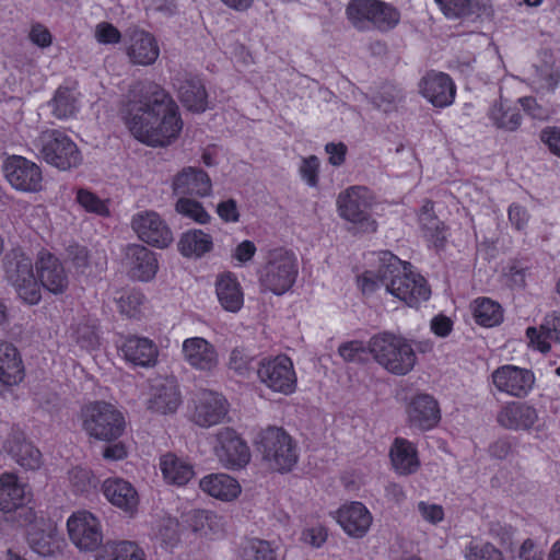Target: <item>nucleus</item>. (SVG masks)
I'll use <instances>...</instances> for the list:
<instances>
[{"label": "nucleus", "instance_id": "obj_1", "mask_svg": "<svg viewBox=\"0 0 560 560\" xmlns=\"http://www.w3.org/2000/svg\"><path fill=\"white\" fill-rule=\"evenodd\" d=\"M124 119L132 136L151 147L168 145L183 128L178 106L163 88L153 82L132 86Z\"/></svg>", "mask_w": 560, "mask_h": 560}, {"label": "nucleus", "instance_id": "obj_2", "mask_svg": "<svg viewBox=\"0 0 560 560\" xmlns=\"http://www.w3.org/2000/svg\"><path fill=\"white\" fill-rule=\"evenodd\" d=\"M381 261L378 278L388 293L411 307H417L430 298L431 290L427 280L413 272L409 262L390 253H384Z\"/></svg>", "mask_w": 560, "mask_h": 560}, {"label": "nucleus", "instance_id": "obj_3", "mask_svg": "<svg viewBox=\"0 0 560 560\" xmlns=\"http://www.w3.org/2000/svg\"><path fill=\"white\" fill-rule=\"evenodd\" d=\"M371 355L377 364L394 375H407L417 363L411 342L389 331L375 334L370 338Z\"/></svg>", "mask_w": 560, "mask_h": 560}, {"label": "nucleus", "instance_id": "obj_4", "mask_svg": "<svg viewBox=\"0 0 560 560\" xmlns=\"http://www.w3.org/2000/svg\"><path fill=\"white\" fill-rule=\"evenodd\" d=\"M81 420L83 431L97 441L114 442L126 430L122 412L106 401H94L83 407Z\"/></svg>", "mask_w": 560, "mask_h": 560}, {"label": "nucleus", "instance_id": "obj_5", "mask_svg": "<svg viewBox=\"0 0 560 560\" xmlns=\"http://www.w3.org/2000/svg\"><path fill=\"white\" fill-rule=\"evenodd\" d=\"M346 12L351 24L360 31L375 28L387 32L400 21L399 11L381 0H351Z\"/></svg>", "mask_w": 560, "mask_h": 560}, {"label": "nucleus", "instance_id": "obj_6", "mask_svg": "<svg viewBox=\"0 0 560 560\" xmlns=\"http://www.w3.org/2000/svg\"><path fill=\"white\" fill-rule=\"evenodd\" d=\"M256 445L264 460L273 470L290 471L298 462L296 446L282 428L268 427L261 430Z\"/></svg>", "mask_w": 560, "mask_h": 560}, {"label": "nucleus", "instance_id": "obj_7", "mask_svg": "<svg viewBox=\"0 0 560 560\" xmlns=\"http://www.w3.org/2000/svg\"><path fill=\"white\" fill-rule=\"evenodd\" d=\"M34 147L48 164L67 171L82 162V155L74 141L57 129H46L34 141Z\"/></svg>", "mask_w": 560, "mask_h": 560}, {"label": "nucleus", "instance_id": "obj_8", "mask_svg": "<svg viewBox=\"0 0 560 560\" xmlns=\"http://www.w3.org/2000/svg\"><path fill=\"white\" fill-rule=\"evenodd\" d=\"M296 276L298 264L294 255L277 248L269 253L266 265L259 271V284L262 291L282 295L293 285Z\"/></svg>", "mask_w": 560, "mask_h": 560}, {"label": "nucleus", "instance_id": "obj_9", "mask_svg": "<svg viewBox=\"0 0 560 560\" xmlns=\"http://www.w3.org/2000/svg\"><path fill=\"white\" fill-rule=\"evenodd\" d=\"M5 277L20 298L34 305L40 300V289L34 276L32 259L23 252L11 250L4 259Z\"/></svg>", "mask_w": 560, "mask_h": 560}, {"label": "nucleus", "instance_id": "obj_10", "mask_svg": "<svg viewBox=\"0 0 560 560\" xmlns=\"http://www.w3.org/2000/svg\"><path fill=\"white\" fill-rule=\"evenodd\" d=\"M20 522L22 525H30L27 541L34 552L42 557H56L62 552L66 542L55 522L37 518L33 510H25V520Z\"/></svg>", "mask_w": 560, "mask_h": 560}, {"label": "nucleus", "instance_id": "obj_11", "mask_svg": "<svg viewBox=\"0 0 560 560\" xmlns=\"http://www.w3.org/2000/svg\"><path fill=\"white\" fill-rule=\"evenodd\" d=\"M341 218L358 225L361 232H375L376 222L371 218V200L365 187L352 186L337 199Z\"/></svg>", "mask_w": 560, "mask_h": 560}, {"label": "nucleus", "instance_id": "obj_12", "mask_svg": "<svg viewBox=\"0 0 560 560\" xmlns=\"http://www.w3.org/2000/svg\"><path fill=\"white\" fill-rule=\"evenodd\" d=\"M212 439L213 453L223 467L236 470L249 463V447L234 429L221 428Z\"/></svg>", "mask_w": 560, "mask_h": 560}, {"label": "nucleus", "instance_id": "obj_13", "mask_svg": "<svg viewBox=\"0 0 560 560\" xmlns=\"http://www.w3.org/2000/svg\"><path fill=\"white\" fill-rule=\"evenodd\" d=\"M257 375L275 393L290 395L296 387V374L291 359L284 354L266 358L259 362Z\"/></svg>", "mask_w": 560, "mask_h": 560}, {"label": "nucleus", "instance_id": "obj_14", "mask_svg": "<svg viewBox=\"0 0 560 560\" xmlns=\"http://www.w3.org/2000/svg\"><path fill=\"white\" fill-rule=\"evenodd\" d=\"M3 173L9 184L16 190L36 192L42 189L40 167L24 156H9L3 164Z\"/></svg>", "mask_w": 560, "mask_h": 560}, {"label": "nucleus", "instance_id": "obj_15", "mask_svg": "<svg viewBox=\"0 0 560 560\" xmlns=\"http://www.w3.org/2000/svg\"><path fill=\"white\" fill-rule=\"evenodd\" d=\"M69 538L80 550H95L103 540L101 523L88 511H78L67 521Z\"/></svg>", "mask_w": 560, "mask_h": 560}, {"label": "nucleus", "instance_id": "obj_16", "mask_svg": "<svg viewBox=\"0 0 560 560\" xmlns=\"http://www.w3.org/2000/svg\"><path fill=\"white\" fill-rule=\"evenodd\" d=\"M131 228L138 237L159 248H165L173 242V233L161 215L152 210L136 213Z\"/></svg>", "mask_w": 560, "mask_h": 560}, {"label": "nucleus", "instance_id": "obj_17", "mask_svg": "<svg viewBox=\"0 0 560 560\" xmlns=\"http://www.w3.org/2000/svg\"><path fill=\"white\" fill-rule=\"evenodd\" d=\"M491 377L499 392L518 398L526 396L535 383V376L530 370L510 364L495 369Z\"/></svg>", "mask_w": 560, "mask_h": 560}, {"label": "nucleus", "instance_id": "obj_18", "mask_svg": "<svg viewBox=\"0 0 560 560\" xmlns=\"http://www.w3.org/2000/svg\"><path fill=\"white\" fill-rule=\"evenodd\" d=\"M228 410L229 404L221 394L205 390L195 400L191 420L201 428H210L222 422Z\"/></svg>", "mask_w": 560, "mask_h": 560}, {"label": "nucleus", "instance_id": "obj_19", "mask_svg": "<svg viewBox=\"0 0 560 560\" xmlns=\"http://www.w3.org/2000/svg\"><path fill=\"white\" fill-rule=\"evenodd\" d=\"M125 49L130 62L138 66H151L160 56V47L155 37L140 28L128 31Z\"/></svg>", "mask_w": 560, "mask_h": 560}, {"label": "nucleus", "instance_id": "obj_20", "mask_svg": "<svg viewBox=\"0 0 560 560\" xmlns=\"http://www.w3.org/2000/svg\"><path fill=\"white\" fill-rule=\"evenodd\" d=\"M182 353L185 362L200 372L211 373L219 365V355L214 346L201 337L185 339Z\"/></svg>", "mask_w": 560, "mask_h": 560}, {"label": "nucleus", "instance_id": "obj_21", "mask_svg": "<svg viewBox=\"0 0 560 560\" xmlns=\"http://www.w3.org/2000/svg\"><path fill=\"white\" fill-rule=\"evenodd\" d=\"M3 448L25 469L35 470L42 465V453L26 439L24 431L18 427L11 429Z\"/></svg>", "mask_w": 560, "mask_h": 560}, {"label": "nucleus", "instance_id": "obj_22", "mask_svg": "<svg viewBox=\"0 0 560 560\" xmlns=\"http://www.w3.org/2000/svg\"><path fill=\"white\" fill-rule=\"evenodd\" d=\"M420 93L435 107L450 106L455 98L453 80L443 72H429L419 83Z\"/></svg>", "mask_w": 560, "mask_h": 560}, {"label": "nucleus", "instance_id": "obj_23", "mask_svg": "<svg viewBox=\"0 0 560 560\" xmlns=\"http://www.w3.org/2000/svg\"><path fill=\"white\" fill-rule=\"evenodd\" d=\"M30 501V493L26 486L21 482L14 474H2L0 476V511L11 513L20 511V517L25 520V504Z\"/></svg>", "mask_w": 560, "mask_h": 560}, {"label": "nucleus", "instance_id": "obj_24", "mask_svg": "<svg viewBox=\"0 0 560 560\" xmlns=\"http://www.w3.org/2000/svg\"><path fill=\"white\" fill-rule=\"evenodd\" d=\"M172 189L174 195L182 197L188 195L206 197L211 194L212 183L203 170L188 166L174 176Z\"/></svg>", "mask_w": 560, "mask_h": 560}, {"label": "nucleus", "instance_id": "obj_25", "mask_svg": "<svg viewBox=\"0 0 560 560\" xmlns=\"http://www.w3.org/2000/svg\"><path fill=\"white\" fill-rule=\"evenodd\" d=\"M498 423L514 431L534 429L539 421L538 411L526 402L512 401L501 408L497 416Z\"/></svg>", "mask_w": 560, "mask_h": 560}, {"label": "nucleus", "instance_id": "obj_26", "mask_svg": "<svg viewBox=\"0 0 560 560\" xmlns=\"http://www.w3.org/2000/svg\"><path fill=\"white\" fill-rule=\"evenodd\" d=\"M372 515L361 502L343 504L337 511V522L351 537L361 538L366 535L372 525Z\"/></svg>", "mask_w": 560, "mask_h": 560}, {"label": "nucleus", "instance_id": "obj_27", "mask_svg": "<svg viewBox=\"0 0 560 560\" xmlns=\"http://www.w3.org/2000/svg\"><path fill=\"white\" fill-rule=\"evenodd\" d=\"M410 427L427 431L435 427L440 420L436 400L428 394L416 395L407 408Z\"/></svg>", "mask_w": 560, "mask_h": 560}, {"label": "nucleus", "instance_id": "obj_28", "mask_svg": "<svg viewBox=\"0 0 560 560\" xmlns=\"http://www.w3.org/2000/svg\"><path fill=\"white\" fill-rule=\"evenodd\" d=\"M37 273L42 285L54 294L62 293L68 288L69 279L65 268L50 253H39Z\"/></svg>", "mask_w": 560, "mask_h": 560}, {"label": "nucleus", "instance_id": "obj_29", "mask_svg": "<svg viewBox=\"0 0 560 560\" xmlns=\"http://www.w3.org/2000/svg\"><path fill=\"white\" fill-rule=\"evenodd\" d=\"M126 264L129 268L130 275L140 281H149L153 279L159 268L155 254L139 244H131L127 246Z\"/></svg>", "mask_w": 560, "mask_h": 560}, {"label": "nucleus", "instance_id": "obj_30", "mask_svg": "<svg viewBox=\"0 0 560 560\" xmlns=\"http://www.w3.org/2000/svg\"><path fill=\"white\" fill-rule=\"evenodd\" d=\"M180 393L174 378H163L152 386L148 408L161 415L173 413L180 405Z\"/></svg>", "mask_w": 560, "mask_h": 560}, {"label": "nucleus", "instance_id": "obj_31", "mask_svg": "<svg viewBox=\"0 0 560 560\" xmlns=\"http://www.w3.org/2000/svg\"><path fill=\"white\" fill-rule=\"evenodd\" d=\"M105 498L116 508L132 516L139 504V497L133 486L119 478L107 479L103 483Z\"/></svg>", "mask_w": 560, "mask_h": 560}, {"label": "nucleus", "instance_id": "obj_32", "mask_svg": "<svg viewBox=\"0 0 560 560\" xmlns=\"http://www.w3.org/2000/svg\"><path fill=\"white\" fill-rule=\"evenodd\" d=\"M24 365L18 348L0 339V382L13 386L24 378Z\"/></svg>", "mask_w": 560, "mask_h": 560}, {"label": "nucleus", "instance_id": "obj_33", "mask_svg": "<svg viewBox=\"0 0 560 560\" xmlns=\"http://www.w3.org/2000/svg\"><path fill=\"white\" fill-rule=\"evenodd\" d=\"M526 336L529 343L540 352H548L551 341L560 343V311L548 314L539 329L528 327Z\"/></svg>", "mask_w": 560, "mask_h": 560}, {"label": "nucleus", "instance_id": "obj_34", "mask_svg": "<svg viewBox=\"0 0 560 560\" xmlns=\"http://www.w3.org/2000/svg\"><path fill=\"white\" fill-rule=\"evenodd\" d=\"M177 94L182 104L190 112L202 113L208 107L206 88L197 77H186L179 80Z\"/></svg>", "mask_w": 560, "mask_h": 560}, {"label": "nucleus", "instance_id": "obj_35", "mask_svg": "<svg viewBox=\"0 0 560 560\" xmlns=\"http://www.w3.org/2000/svg\"><path fill=\"white\" fill-rule=\"evenodd\" d=\"M200 489L221 501H232L241 493V486L236 479L226 474H210L199 482Z\"/></svg>", "mask_w": 560, "mask_h": 560}, {"label": "nucleus", "instance_id": "obj_36", "mask_svg": "<svg viewBox=\"0 0 560 560\" xmlns=\"http://www.w3.org/2000/svg\"><path fill=\"white\" fill-rule=\"evenodd\" d=\"M121 351L127 361L141 366L154 364L158 357L156 346L144 337H128L121 346Z\"/></svg>", "mask_w": 560, "mask_h": 560}, {"label": "nucleus", "instance_id": "obj_37", "mask_svg": "<svg viewBox=\"0 0 560 560\" xmlns=\"http://www.w3.org/2000/svg\"><path fill=\"white\" fill-rule=\"evenodd\" d=\"M215 293L221 306L231 313L238 312L244 303V294L237 279L231 273L218 277Z\"/></svg>", "mask_w": 560, "mask_h": 560}, {"label": "nucleus", "instance_id": "obj_38", "mask_svg": "<svg viewBox=\"0 0 560 560\" xmlns=\"http://www.w3.org/2000/svg\"><path fill=\"white\" fill-rule=\"evenodd\" d=\"M160 469L165 481L176 486L186 485L195 475L189 462L172 453L161 456Z\"/></svg>", "mask_w": 560, "mask_h": 560}, {"label": "nucleus", "instance_id": "obj_39", "mask_svg": "<svg viewBox=\"0 0 560 560\" xmlns=\"http://www.w3.org/2000/svg\"><path fill=\"white\" fill-rule=\"evenodd\" d=\"M212 248V236L198 229L185 232L178 242V250L185 257L198 258L209 253Z\"/></svg>", "mask_w": 560, "mask_h": 560}, {"label": "nucleus", "instance_id": "obj_40", "mask_svg": "<svg viewBox=\"0 0 560 560\" xmlns=\"http://www.w3.org/2000/svg\"><path fill=\"white\" fill-rule=\"evenodd\" d=\"M394 468L401 475L415 472L419 467L415 446L404 439H396L390 450Z\"/></svg>", "mask_w": 560, "mask_h": 560}, {"label": "nucleus", "instance_id": "obj_41", "mask_svg": "<svg viewBox=\"0 0 560 560\" xmlns=\"http://www.w3.org/2000/svg\"><path fill=\"white\" fill-rule=\"evenodd\" d=\"M419 223L424 237L429 242H431L435 247L443 245L446 238L445 226L434 214L432 201L428 200L422 206L419 214Z\"/></svg>", "mask_w": 560, "mask_h": 560}, {"label": "nucleus", "instance_id": "obj_42", "mask_svg": "<svg viewBox=\"0 0 560 560\" xmlns=\"http://www.w3.org/2000/svg\"><path fill=\"white\" fill-rule=\"evenodd\" d=\"M52 115L58 119H67L79 110L78 93L66 86H59L49 102Z\"/></svg>", "mask_w": 560, "mask_h": 560}, {"label": "nucleus", "instance_id": "obj_43", "mask_svg": "<svg viewBox=\"0 0 560 560\" xmlns=\"http://www.w3.org/2000/svg\"><path fill=\"white\" fill-rule=\"evenodd\" d=\"M447 18H465L486 12L488 0H435Z\"/></svg>", "mask_w": 560, "mask_h": 560}, {"label": "nucleus", "instance_id": "obj_44", "mask_svg": "<svg viewBox=\"0 0 560 560\" xmlns=\"http://www.w3.org/2000/svg\"><path fill=\"white\" fill-rule=\"evenodd\" d=\"M489 118L497 128L505 131H515L522 124V115L518 109L505 106L502 101L495 102L491 106Z\"/></svg>", "mask_w": 560, "mask_h": 560}, {"label": "nucleus", "instance_id": "obj_45", "mask_svg": "<svg viewBox=\"0 0 560 560\" xmlns=\"http://www.w3.org/2000/svg\"><path fill=\"white\" fill-rule=\"evenodd\" d=\"M474 317L476 322L486 327H492L501 323L503 318L500 304L482 298L475 301Z\"/></svg>", "mask_w": 560, "mask_h": 560}, {"label": "nucleus", "instance_id": "obj_46", "mask_svg": "<svg viewBox=\"0 0 560 560\" xmlns=\"http://www.w3.org/2000/svg\"><path fill=\"white\" fill-rule=\"evenodd\" d=\"M238 560H277V552L269 541L254 538L241 546Z\"/></svg>", "mask_w": 560, "mask_h": 560}, {"label": "nucleus", "instance_id": "obj_47", "mask_svg": "<svg viewBox=\"0 0 560 560\" xmlns=\"http://www.w3.org/2000/svg\"><path fill=\"white\" fill-rule=\"evenodd\" d=\"M97 560H145L143 550L133 541L122 540L107 546Z\"/></svg>", "mask_w": 560, "mask_h": 560}, {"label": "nucleus", "instance_id": "obj_48", "mask_svg": "<svg viewBox=\"0 0 560 560\" xmlns=\"http://www.w3.org/2000/svg\"><path fill=\"white\" fill-rule=\"evenodd\" d=\"M405 100V92L397 85L386 83L372 97V103L384 113L393 112Z\"/></svg>", "mask_w": 560, "mask_h": 560}, {"label": "nucleus", "instance_id": "obj_49", "mask_svg": "<svg viewBox=\"0 0 560 560\" xmlns=\"http://www.w3.org/2000/svg\"><path fill=\"white\" fill-rule=\"evenodd\" d=\"M175 211L199 224H206L211 219L210 214L199 201L187 197H180L176 201Z\"/></svg>", "mask_w": 560, "mask_h": 560}, {"label": "nucleus", "instance_id": "obj_50", "mask_svg": "<svg viewBox=\"0 0 560 560\" xmlns=\"http://www.w3.org/2000/svg\"><path fill=\"white\" fill-rule=\"evenodd\" d=\"M338 353L346 362L365 363L371 354L370 341L368 343L362 340L343 342L339 346Z\"/></svg>", "mask_w": 560, "mask_h": 560}, {"label": "nucleus", "instance_id": "obj_51", "mask_svg": "<svg viewBox=\"0 0 560 560\" xmlns=\"http://www.w3.org/2000/svg\"><path fill=\"white\" fill-rule=\"evenodd\" d=\"M77 202L88 212L100 217H108L109 208L107 200L101 199L89 189L80 188L77 190Z\"/></svg>", "mask_w": 560, "mask_h": 560}, {"label": "nucleus", "instance_id": "obj_52", "mask_svg": "<svg viewBox=\"0 0 560 560\" xmlns=\"http://www.w3.org/2000/svg\"><path fill=\"white\" fill-rule=\"evenodd\" d=\"M466 560H504L502 552L491 544L471 541L465 549Z\"/></svg>", "mask_w": 560, "mask_h": 560}, {"label": "nucleus", "instance_id": "obj_53", "mask_svg": "<svg viewBox=\"0 0 560 560\" xmlns=\"http://www.w3.org/2000/svg\"><path fill=\"white\" fill-rule=\"evenodd\" d=\"M68 258L78 272L94 273L91 257L84 246L73 244L67 248Z\"/></svg>", "mask_w": 560, "mask_h": 560}, {"label": "nucleus", "instance_id": "obj_54", "mask_svg": "<svg viewBox=\"0 0 560 560\" xmlns=\"http://www.w3.org/2000/svg\"><path fill=\"white\" fill-rule=\"evenodd\" d=\"M144 296L139 291L124 292L118 299L117 304L120 313L128 317H135L140 312Z\"/></svg>", "mask_w": 560, "mask_h": 560}, {"label": "nucleus", "instance_id": "obj_55", "mask_svg": "<svg viewBox=\"0 0 560 560\" xmlns=\"http://www.w3.org/2000/svg\"><path fill=\"white\" fill-rule=\"evenodd\" d=\"M520 103L523 109L534 119L547 120L555 113L552 108L538 104L536 98L530 96L520 98Z\"/></svg>", "mask_w": 560, "mask_h": 560}, {"label": "nucleus", "instance_id": "obj_56", "mask_svg": "<svg viewBox=\"0 0 560 560\" xmlns=\"http://www.w3.org/2000/svg\"><path fill=\"white\" fill-rule=\"evenodd\" d=\"M318 167L319 160L315 155L303 159L300 166L302 178L312 187H315L318 182Z\"/></svg>", "mask_w": 560, "mask_h": 560}, {"label": "nucleus", "instance_id": "obj_57", "mask_svg": "<svg viewBox=\"0 0 560 560\" xmlns=\"http://www.w3.org/2000/svg\"><path fill=\"white\" fill-rule=\"evenodd\" d=\"M250 357L243 348H234L229 358V369L240 375H244L249 370Z\"/></svg>", "mask_w": 560, "mask_h": 560}, {"label": "nucleus", "instance_id": "obj_58", "mask_svg": "<svg viewBox=\"0 0 560 560\" xmlns=\"http://www.w3.org/2000/svg\"><path fill=\"white\" fill-rule=\"evenodd\" d=\"M28 39L40 48H47L52 43V35L45 25L34 23L31 25Z\"/></svg>", "mask_w": 560, "mask_h": 560}, {"label": "nucleus", "instance_id": "obj_59", "mask_svg": "<svg viewBox=\"0 0 560 560\" xmlns=\"http://www.w3.org/2000/svg\"><path fill=\"white\" fill-rule=\"evenodd\" d=\"M95 37L102 44H116L120 40V32L109 23H100L95 28Z\"/></svg>", "mask_w": 560, "mask_h": 560}, {"label": "nucleus", "instance_id": "obj_60", "mask_svg": "<svg viewBox=\"0 0 560 560\" xmlns=\"http://www.w3.org/2000/svg\"><path fill=\"white\" fill-rule=\"evenodd\" d=\"M192 520L195 530L203 529L206 526L213 529V527L220 523V517H218V515L206 510L194 511Z\"/></svg>", "mask_w": 560, "mask_h": 560}, {"label": "nucleus", "instance_id": "obj_61", "mask_svg": "<svg viewBox=\"0 0 560 560\" xmlns=\"http://www.w3.org/2000/svg\"><path fill=\"white\" fill-rule=\"evenodd\" d=\"M539 138L553 154L560 156V128L546 127L540 131Z\"/></svg>", "mask_w": 560, "mask_h": 560}, {"label": "nucleus", "instance_id": "obj_62", "mask_svg": "<svg viewBox=\"0 0 560 560\" xmlns=\"http://www.w3.org/2000/svg\"><path fill=\"white\" fill-rule=\"evenodd\" d=\"M418 511L420 512L423 520L436 524L441 522L444 517V512L441 505L438 504H429L427 502H419Z\"/></svg>", "mask_w": 560, "mask_h": 560}, {"label": "nucleus", "instance_id": "obj_63", "mask_svg": "<svg viewBox=\"0 0 560 560\" xmlns=\"http://www.w3.org/2000/svg\"><path fill=\"white\" fill-rule=\"evenodd\" d=\"M518 559L545 560V553L532 539H526L520 547Z\"/></svg>", "mask_w": 560, "mask_h": 560}, {"label": "nucleus", "instance_id": "obj_64", "mask_svg": "<svg viewBox=\"0 0 560 560\" xmlns=\"http://www.w3.org/2000/svg\"><path fill=\"white\" fill-rule=\"evenodd\" d=\"M217 212L225 222H237L240 218L237 203L234 199L220 202L217 207Z\"/></svg>", "mask_w": 560, "mask_h": 560}]
</instances>
